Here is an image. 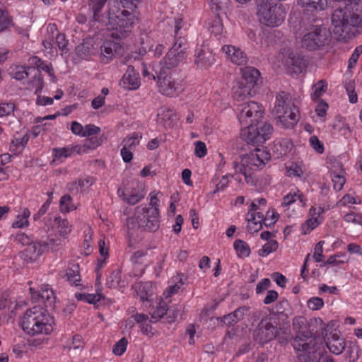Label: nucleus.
<instances>
[{
	"label": "nucleus",
	"mask_w": 362,
	"mask_h": 362,
	"mask_svg": "<svg viewBox=\"0 0 362 362\" xmlns=\"http://www.w3.org/2000/svg\"><path fill=\"white\" fill-rule=\"evenodd\" d=\"M45 252H57L62 245V240L58 237H48L45 240H40Z\"/></svg>",
	"instance_id": "nucleus-35"
},
{
	"label": "nucleus",
	"mask_w": 362,
	"mask_h": 362,
	"mask_svg": "<svg viewBox=\"0 0 362 362\" xmlns=\"http://www.w3.org/2000/svg\"><path fill=\"white\" fill-rule=\"evenodd\" d=\"M16 106L12 102L0 103V117L9 116L13 113Z\"/></svg>",
	"instance_id": "nucleus-51"
},
{
	"label": "nucleus",
	"mask_w": 362,
	"mask_h": 362,
	"mask_svg": "<svg viewBox=\"0 0 362 362\" xmlns=\"http://www.w3.org/2000/svg\"><path fill=\"white\" fill-rule=\"evenodd\" d=\"M182 307L180 305H176V307L169 309L168 310L167 321L169 323L175 322L178 315L181 314Z\"/></svg>",
	"instance_id": "nucleus-59"
},
{
	"label": "nucleus",
	"mask_w": 362,
	"mask_h": 362,
	"mask_svg": "<svg viewBox=\"0 0 362 362\" xmlns=\"http://www.w3.org/2000/svg\"><path fill=\"white\" fill-rule=\"evenodd\" d=\"M241 74L242 77L240 81L254 89L260 77L259 71L252 66H245L241 69Z\"/></svg>",
	"instance_id": "nucleus-22"
},
{
	"label": "nucleus",
	"mask_w": 362,
	"mask_h": 362,
	"mask_svg": "<svg viewBox=\"0 0 362 362\" xmlns=\"http://www.w3.org/2000/svg\"><path fill=\"white\" fill-rule=\"evenodd\" d=\"M293 144L288 139H279L274 141L272 151L277 158L282 157L290 152L293 148Z\"/></svg>",
	"instance_id": "nucleus-31"
},
{
	"label": "nucleus",
	"mask_w": 362,
	"mask_h": 362,
	"mask_svg": "<svg viewBox=\"0 0 362 362\" xmlns=\"http://www.w3.org/2000/svg\"><path fill=\"white\" fill-rule=\"evenodd\" d=\"M346 347V358L350 362H355L359 358L360 349L358 346L355 343L350 342Z\"/></svg>",
	"instance_id": "nucleus-48"
},
{
	"label": "nucleus",
	"mask_w": 362,
	"mask_h": 362,
	"mask_svg": "<svg viewBox=\"0 0 362 362\" xmlns=\"http://www.w3.org/2000/svg\"><path fill=\"white\" fill-rule=\"evenodd\" d=\"M272 114L286 129L293 127L298 121V109L286 92H281L276 96Z\"/></svg>",
	"instance_id": "nucleus-8"
},
{
	"label": "nucleus",
	"mask_w": 362,
	"mask_h": 362,
	"mask_svg": "<svg viewBox=\"0 0 362 362\" xmlns=\"http://www.w3.org/2000/svg\"><path fill=\"white\" fill-rule=\"evenodd\" d=\"M142 134L139 132H133L129 136L125 137L123 141V146L130 150L134 151L136 146L140 143Z\"/></svg>",
	"instance_id": "nucleus-37"
},
{
	"label": "nucleus",
	"mask_w": 362,
	"mask_h": 362,
	"mask_svg": "<svg viewBox=\"0 0 362 362\" xmlns=\"http://www.w3.org/2000/svg\"><path fill=\"white\" fill-rule=\"evenodd\" d=\"M285 66L291 74H299L305 67L303 58L299 54L290 53L285 59Z\"/></svg>",
	"instance_id": "nucleus-18"
},
{
	"label": "nucleus",
	"mask_w": 362,
	"mask_h": 362,
	"mask_svg": "<svg viewBox=\"0 0 362 362\" xmlns=\"http://www.w3.org/2000/svg\"><path fill=\"white\" fill-rule=\"evenodd\" d=\"M271 213L270 211H267L265 215L264 220L262 222V224L267 228H271L274 223L278 221L279 215L278 213L275 212L274 209L272 210L271 220L269 218V214Z\"/></svg>",
	"instance_id": "nucleus-56"
},
{
	"label": "nucleus",
	"mask_w": 362,
	"mask_h": 362,
	"mask_svg": "<svg viewBox=\"0 0 362 362\" xmlns=\"http://www.w3.org/2000/svg\"><path fill=\"white\" fill-rule=\"evenodd\" d=\"M52 151L53 156L56 159H61L62 158H66L71 156L74 153V149L71 146H67L63 148H54Z\"/></svg>",
	"instance_id": "nucleus-46"
},
{
	"label": "nucleus",
	"mask_w": 362,
	"mask_h": 362,
	"mask_svg": "<svg viewBox=\"0 0 362 362\" xmlns=\"http://www.w3.org/2000/svg\"><path fill=\"white\" fill-rule=\"evenodd\" d=\"M55 222L60 235L64 238L67 237L71 230L69 222L66 219L61 218H56Z\"/></svg>",
	"instance_id": "nucleus-44"
},
{
	"label": "nucleus",
	"mask_w": 362,
	"mask_h": 362,
	"mask_svg": "<svg viewBox=\"0 0 362 362\" xmlns=\"http://www.w3.org/2000/svg\"><path fill=\"white\" fill-rule=\"evenodd\" d=\"M229 177H233V175L226 174V175L222 176L221 179L216 185V187H215V189L214 190L213 193L216 194L217 192L224 191L228 186V184H229L228 178Z\"/></svg>",
	"instance_id": "nucleus-54"
},
{
	"label": "nucleus",
	"mask_w": 362,
	"mask_h": 362,
	"mask_svg": "<svg viewBox=\"0 0 362 362\" xmlns=\"http://www.w3.org/2000/svg\"><path fill=\"white\" fill-rule=\"evenodd\" d=\"M147 252L144 250L136 251L131 257V262L134 264L132 275L140 277L145 272L146 266L143 265Z\"/></svg>",
	"instance_id": "nucleus-25"
},
{
	"label": "nucleus",
	"mask_w": 362,
	"mask_h": 362,
	"mask_svg": "<svg viewBox=\"0 0 362 362\" xmlns=\"http://www.w3.org/2000/svg\"><path fill=\"white\" fill-rule=\"evenodd\" d=\"M222 49L233 63L237 65H243L247 62V57L240 48L233 45H224Z\"/></svg>",
	"instance_id": "nucleus-23"
},
{
	"label": "nucleus",
	"mask_w": 362,
	"mask_h": 362,
	"mask_svg": "<svg viewBox=\"0 0 362 362\" xmlns=\"http://www.w3.org/2000/svg\"><path fill=\"white\" fill-rule=\"evenodd\" d=\"M317 338L310 331H303L298 333L292 341V346L297 354L310 351L315 349Z\"/></svg>",
	"instance_id": "nucleus-13"
},
{
	"label": "nucleus",
	"mask_w": 362,
	"mask_h": 362,
	"mask_svg": "<svg viewBox=\"0 0 362 362\" xmlns=\"http://www.w3.org/2000/svg\"><path fill=\"white\" fill-rule=\"evenodd\" d=\"M32 300L35 303L44 304L47 309H52L56 302V296L53 289L47 284L42 285L40 290L30 288Z\"/></svg>",
	"instance_id": "nucleus-14"
},
{
	"label": "nucleus",
	"mask_w": 362,
	"mask_h": 362,
	"mask_svg": "<svg viewBox=\"0 0 362 362\" xmlns=\"http://www.w3.org/2000/svg\"><path fill=\"white\" fill-rule=\"evenodd\" d=\"M157 78L159 92L163 95L175 97L183 90L182 81L173 78L170 72L164 68L160 69Z\"/></svg>",
	"instance_id": "nucleus-10"
},
{
	"label": "nucleus",
	"mask_w": 362,
	"mask_h": 362,
	"mask_svg": "<svg viewBox=\"0 0 362 362\" xmlns=\"http://www.w3.org/2000/svg\"><path fill=\"white\" fill-rule=\"evenodd\" d=\"M72 198L69 194L62 196L60 199V208L63 212H69L73 209L71 205Z\"/></svg>",
	"instance_id": "nucleus-55"
},
{
	"label": "nucleus",
	"mask_w": 362,
	"mask_h": 362,
	"mask_svg": "<svg viewBox=\"0 0 362 362\" xmlns=\"http://www.w3.org/2000/svg\"><path fill=\"white\" fill-rule=\"evenodd\" d=\"M65 276L71 285L75 286L76 287L81 286V284H80L81 279L78 264H71L70 266H69L66 270Z\"/></svg>",
	"instance_id": "nucleus-33"
},
{
	"label": "nucleus",
	"mask_w": 362,
	"mask_h": 362,
	"mask_svg": "<svg viewBox=\"0 0 362 362\" xmlns=\"http://www.w3.org/2000/svg\"><path fill=\"white\" fill-rule=\"evenodd\" d=\"M289 322H279L275 316L263 318L253 331V338L259 344H266L277 339L281 344H286L290 339Z\"/></svg>",
	"instance_id": "nucleus-3"
},
{
	"label": "nucleus",
	"mask_w": 362,
	"mask_h": 362,
	"mask_svg": "<svg viewBox=\"0 0 362 362\" xmlns=\"http://www.w3.org/2000/svg\"><path fill=\"white\" fill-rule=\"evenodd\" d=\"M236 110L240 123L245 127L240 133L243 140L247 144L259 145L270 139L272 126L267 123L258 125L264 114L261 105L254 101L243 102L238 105Z\"/></svg>",
	"instance_id": "nucleus-1"
},
{
	"label": "nucleus",
	"mask_w": 362,
	"mask_h": 362,
	"mask_svg": "<svg viewBox=\"0 0 362 362\" xmlns=\"http://www.w3.org/2000/svg\"><path fill=\"white\" fill-rule=\"evenodd\" d=\"M117 195L125 203L129 205H135L144 198L145 192L144 187L136 181L119 187Z\"/></svg>",
	"instance_id": "nucleus-12"
},
{
	"label": "nucleus",
	"mask_w": 362,
	"mask_h": 362,
	"mask_svg": "<svg viewBox=\"0 0 362 362\" xmlns=\"http://www.w3.org/2000/svg\"><path fill=\"white\" fill-rule=\"evenodd\" d=\"M194 57V62L200 68L211 66L215 60L212 52L206 48H197Z\"/></svg>",
	"instance_id": "nucleus-19"
},
{
	"label": "nucleus",
	"mask_w": 362,
	"mask_h": 362,
	"mask_svg": "<svg viewBox=\"0 0 362 362\" xmlns=\"http://www.w3.org/2000/svg\"><path fill=\"white\" fill-rule=\"evenodd\" d=\"M133 11V10H131ZM138 19L127 8H123L121 2L110 1L108 3L106 21L101 23L112 30L111 36L115 39L127 37L131 33Z\"/></svg>",
	"instance_id": "nucleus-2"
},
{
	"label": "nucleus",
	"mask_w": 362,
	"mask_h": 362,
	"mask_svg": "<svg viewBox=\"0 0 362 362\" xmlns=\"http://www.w3.org/2000/svg\"><path fill=\"white\" fill-rule=\"evenodd\" d=\"M119 48V43L112 40H105L100 47V61L103 64L109 63Z\"/></svg>",
	"instance_id": "nucleus-20"
},
{
	"label": "nucleus",
	"mask_w": 362,
	"mask_h": 362,
	"mask_svg": "<svg viewBox=\"0 0 362 362\" xmlns=\"http://www.w3.org/2000/svg\"><path fill=\"white\" fill-rule=\"evenodd\" d=\"M96 179L92 176L87 175L83 178H80L78 181L74 182V185L80 187L81 191H85L91 187L95 182Z\"/></svg>",
	"instance_id": "nucleus-47"
},
{
	"label": "nucleus",
	"mask_w": 362,
	"mask_h": 362,
	"mask_svg": "<svg viewBox=\"0 0 362 362\" xmlns=\"http://www.w3.org/2000/svg\"><path fill=\"white\" fill-rule=\"evenodd\" d=\"M43 252L45 250L42 242L35 241L23 251L21 257L26 262L32 263L37 261Z\"/></svg>",
	"instance_id": "nucleus-16"
},
{
	"label": "nucleus",
	"mask_w": 362,
	"mask_h": 362,
	"mask_svg": "<svg viewBox=\"0 0 362 362\" xmlns=\"http://www.w3.org/2000/svg\"><path fill=\"white\" fill-rule=\"evenodd\" d=\"M100 132V128L95 124H87L84 127L83 137H90L98 135Z\"/></svg>",
	"instance_id": "nucleus-61"
},
{
	"label": "nucleus",
	"mask_w": 362,
	"mask_h": 362,
	"mask_svg": "<svg viewBox=\"0 0 362 362\" xmlns=\"http://www.w3.org/2000/svg\"><path fill=\"white\" fill-rule=\"evenodd\" d=\"M265 216L262 212L248 211L247 220V230L250 233H257L262 228V222Z\"/></svg>",
	"instance_id": "nucleus-28"
},
{
	"label": "nucleus",
	"mask_w": 362,
	"mask_h": 362,
	"mask_svg": "<svg viewBox=\"0 0 362 362\" xmlns=\"http://www.w3.org/2000/svg\"><path fill=\"white\" fill-rule=\"evenodd\" d=\"M270 160L271 154L266 148L256 146L249 153L244 155L240 162L233 161L232 168L235 173L243 175L246 182L249 183L252 180V171L263 168Z\"/></svg>",
	"instance_id": "nucleus-5"
},
{
	"label": "nucleus",
	"mask_w": 362,
	"mask_h": 362,
	"mask_svg": "<svg viewBox=\"0 0 362 362\" xmlns=\"http://www.w3.org/2000/svg\"><path fill=\"white\" fill-rule=\"evenodd\" d=\"M187 39L185 37H180L175 40L173 45L164 58L167 70L177 66L187 58Z\"/></svg>",
	"instance_id": "nucleus-11"
},
{
	"label": "nucleus",
	"mask_w": 362,
	"mask_h": 362,
	"mask_svg": "<svg viewBox=\"0 0 362 362\" xmlns=\"http://www.w3.org/2000/svg\"><path fill=\"white\" fill-rule=\"evenodd\" d=\"M298 5L312 13H318L326 9L328 0H298Z\"/></svg>",
	"instance_id": "nucleus-26"
},
{
	"label": "nucleus",
	"mask_w": 362,
	"mask_h": 362,
	"mask_svg": "<svg viewBox=\"0 0 362 362\" xmlns=\"http://www.w3.org/2000/svg\"><path fill=\"white\" fill-rule=\"evenodd\" d=\"M107 0H88V6L89 11L93 13V21L98 23H102L106 21L107 13H101Z\"/></svg>",
	"instance_id": "nucleus-21"
},
{
	"label": "nucleus",
	"mask_w": 362,
	"mask_h": 362,
	"mask_svg": "<svg viewBox=\"0 0 362 362\" xmlns=\"http://www.w3.org/2000/svg\"><path fill=\"white\" fill-rule=\"evenodd\" d=\"M195 148H194V154L198 158H203L207 153V149L206 144L201 141H197L194 143Z\"/></svg>",
	"instance_id": "nucleus-62"
},
{
	"label": "nucleus",
	"mask_w": 362,
	"mask_h": 362,
	"mask_svg": "<svg viewBox=\"0 0 362 362\" xmlns=\"http://www.w3.org/2000/svg\"><path fill=\"white\" fill-rule=\"evenodd\" d=\"M290 308L291 305L288 300L282 298L275 306L276 312H273L271 316H275L276 321L279 322H280V320L282 321L281 322H289L286 312L288 311Z\"/></svg>",
	"instance_id": "nucleus-32"
},
{
	"label": "nucleus",
	"mask_w": 362,
	"mask_h": 362,
	"mask_svg": "<svg viewBox=\"0 0 362 362\" xmlns=\"http://www.w3.org/2000/svg\"><path fill=\"white\" fill-rule=\"evenodd\" d=\"M12 19L8 11L0 9V33L6 30L11 24Z\"/></svg>",
	"instance_id": "nucleus-49"
},
{
	"label": "nucleus",
	"mask_w": 362,
	"mask_h": 362,
	"mask_svg": "<svg viewBox=\"0 0 362 362\" xmlns=\"http://www.w3.org/2000/svg\"><path fill=\"white\" fill-rule=\"evenodd\" d=\"M31 67L30 66H18L15 68L13 71V78L16 80L21 81L25 78H28L32 74Z\"/></svg>",
	"instance_id": "nucleus-42"
},
{
	"label": "nucleus",
	"mask_w": 362,
	"mask_h": 362,
	"mask_svg": "<svg viewBox=\"0 0 362 362\" xmlns=\"http://www.w3.org/2000/svg\"><path fill=\"white\" fill-rule=\"evenodd\" d=\"M76 55L82 59H88L97 52L93 43V40L86 39L76 47Z\"/></svg>",
	"instance_id": "nucleus-29"
},
{
	"label": "nucleus",
	"mask_w": 362,
	"mask_h": 362,
	"mask_svg": "<svg viewBox=\"0 0 362 362\" xmlns=\"http://www.w3.org/2000/svg\"><path fill=\"white\" fill-rule=\"evenodd\" d=\"M168 307L166 303L163 301L159 302L158 305L151 313L153 322H156L163 318L165 315H168Z\"/></svg>",
	"instance_id": "nucleus-39"
},
{
	"label": "nucleus",
	"mask_w": 362,
	"mask_h": 362,
	"mask_svg": "<svg viewBox=\"0 0 362 362\" xmlns=\"http://www.w3.org/2000/svg\"><path fill=\"white\" fill-rule=\"evenodd\" d=\"M297 354L299 362H317L315 361L317 357L315 349L310 351V352L305 351Z\"/></svg>",
	"instance_id": "nucleus-53"
},
{
	"label": "nucleus",
	"mask_w": 362,
	"mask_h": 362,
	"mask_svg": "<svg viewBox=\"0 0 362 362\" xmlns=\"http://www.w3.org/2000/svg\"><path fill=\"white\" fill-rule=\"evenodd\" d=\"M122 81L124 86L129 90H136L140 86L139 74L132 66H128Z\"/></svg>",
	"instance_id": "nucleus-27"
},
{
	"label": "nucleus",
	"mask_w": 362,
	"mask_h": 362,
	"mask_svg": "<svg viewBox=\"0 0 362 362\" xmlns=\"http://www.w3.org/2000/svg\"><path fill=\"white\" fill-rule=\"evenodd\" d=\"M309 141L310 146L316 152L319 153L324 152V145L316 136H310Z\"/></svg>",
	"instance_id": "nucleus-63"
},
{
	"label": "nucleus",
	"mask_w": 362,
	"mask_h": 362,
	"mask_svg": "<svg viewBox=\"0 0 362 362\" xmlns=\"http://www.w3.org/2000/svg\"><path fill=\"white\" fill-rule=\"evenodd\" d=\"M256 14L261 24L270 28L281 25L286 18V11L279 0H257Z\"/></svg>",
	"instance_id": "nucleus-7"
},
{
	"label": "nucleus",
	"mask_w": 362,
	"mask_h": 362,
	"mask_svg": "<svg viewBox=\"0 0 362 362\" xmlns=\"http://www.w3.org/2000/svg\"><path fill=\"white\" fill-rule=\"evenodd\" d=\"M160 212L158 209L147 208L146 206H137L134 215L127 219L128 233L141 229L144 231L155 232L160 227Z\"/></svg>",
	"instance_id": "nucleus-6"
},
{
	"label": "nucleus",
	"mask_w": 362,
	"mask_h": 362,
	"mask_svg": "<svg viewBox=\"0 0 362 362\" xmlns=\"http://www.w3.org/2000/svg\"><path fill=\"white\" fill-rule=\"evenodd\" d=\"M329 173L333 183V189L336 192L341 191L346 182V171L342 164L337 162L336 164L333 165L329 170Z\"/></svg>",
	"instance_id": "nucleus-15"
},
{
	"label": "nucleus",
	"mask_w": 362,
	"mask_h": 362,
	"mask_svg": "<svg viewBox=\"0 0 362 362\" xmlns=\"http://www.w3.org/2000/svg\"><path fill=\"white\" fill-rule=\"evenodd\" d=\"M324 305L322 298L319 297H313L308 300V307L312 310H318Z\"/></svg>",
	"instance_id": "nucleus-58"
},
{
	"label": "nucleus",
	"mask_w": 362,
	"mask_h": 362,
	"mask_svg": "<svg viewBox=\"0 0 362 362\" xmlns=\"http://www.w3.org/2000/svg\"><path fill=\"white\" fill-rule=\"evenodd\" d=\"M253 90L241 81H238L233 88V97L237 101H243L255 93Z\"/></svg>",
	"instance_id": "nucleus-30"
},
{
	"label": "nucleus",
	"mask_w": 362,
	"mask_h": 362,
	"mask_svg": "<svg viewBox=\"0 0 362 362\" xmlns=\"http://www.w3.org/2000/svg\"><path fill=\"white\" fill-rule=\"evenodd\" d=\"M19 325L28 335L49 334L54 328V320L46 310L33 307L25 311Z\"/></svg>",
	"instance_id": "nucleus-4"
},
{
	"label": "nucleus",
	"mask_w": 362,
	"mask_h": 362,
	"mask_svg": "<svg viewBox=\"0 0 362 362\" xmlns=\"http://www.w3.org/2000/svg\"><path fill=\"white\" fill-rule=\"evenodd\" d=\"M14 240L17 243L22 244L23 245H27V247L29 245H31L32 243L35 242L33 241V239L31 236H29L24 233H17L14 236Z\"/></svg>",
	"instance_id": "nucleus-57"
},
{
	"label": "nucleus",
	"mask_w": 362,
	"mask_h": 362,
	"mask_svg": "<svg viewBox=\"0 0 362 362\" xmlns=\"http://www.w3.org/2000/svg\"><path fill=\"white\" fill-rule=\"evenodd\" d=\"M327 83L325 80H320L312 86V93L310 95L311 99L313 101H317L320 97L327 91Z\"/></svg>",
	"instance_id": "nucleus-36"
},
{
	"label": "nucleus",
	"mask_w": 362,
	"mask_h": 362,
	"mask_svg": "<svg viewBox=\"0 0 362 362\" xmlns=\"http://www.w3.org/2000/svg\"><path fill=\"white\" fill-rule=\"evenodd\" d=\"M306 319L303 316H296L293 320V328L298 333L306 325Z\"/></svg>",
	"instance_id": "nucleus-64"
},
{
	"label": "nucleus",
	"mask_w": 362,
	"mask_h": 362,
	"mask_svg": "<svg viewBox=\"0 0 362 362\" xmlns=\"http://www.w3.org/2000/svg\"><path fill=\"white\" fill-rule=\"evenodd\" d=\"M223 28V25L222 23V20L221 19L219 14L216 15L215 18L209 22L208 29L216 36L221 34Z\"/></svg>",
	"instance_id": "nucleus-41"
},
{
	"label": "nucleus",
	"mask_w": 362,
	"mask_h": 362,
	"mask_svg": "<svg viewBox=\"0 0 362 362\" xmlns=\"http://www.w3.org/2000/svg\"><path fill=\"white\" fill-rule=\"evenodd\" d=\"M75 298L78 300L88 303L90 304H95L99 302L101 299V295L99 293H76Z\"/></svg>",
	"instance_id": "nucleus-40"
},
{
	"label": "nucleus",
	"mask_w": 362,
	"mask_h": 362,
	"mask_svg": "<svg viewBox=\"0 0 362 362\" xmlns=\"http://www.w3.org/2000/svg\"><path fill=\"white\" fill-rule=\"evenodd\" d=\"M330 33L323 25H310L305 28L301 37L302 47L309 51L322 49L328 44Z\"/></svg>",
	"instance_id": "nucleus-9"
},
{
	"label": "nucleus",
	"mask_w": 362,
	"mask_h": 362,
	"mask_svg": "<svg viewBox=\"0 0 362 362\" xmlns=\"http://www.w3.org/2000/svg\"><path fill=\"white\" fill-rule=\"evenodd\" d=\"M185 23L181 16L175 18V40L180 37H185L187 35L186 28H184Z\"/></svg>",
	"instance_id": "nucleus-43"
},
{
	"label": "nucleus",
	"mask_w": 362,
	"mask_h": 362,
	"mask_svg": "<svg viewBox=\"0 0 362 362\" xmlns=\"http://www.w3.org/2000/svg\"><path fill=\"white\" fill-rule=\"evenodd\" d=\"M32 72V80L29 82V88L35 90V93L40 94L44 87V81L41 74V71L36 70L35 68L30 69Z\"/></svg>",
	"instance_id": "nucleus-34"
},
{
	"label": "nucleus",
	"mask_w": 362,
	"mask_h": 362,
	"mask_svg": "<svg viewBox=\"0 0 362 362\" xmlns=\"http://www.w3.org/2000/svg\"><path fill=\"white\" fill-rule=\"evenodd\" d=\"M325 241L321 240L318 242L315 247L313 257L317 262H321L324 258L323 255V245Z\"/></svg>",
	"instance_id": "nucleus-60"
},
{
	"label": "nucleus",
	"mask_w": 362,
	"mask_h": 362,
	"mask_svg": "<svg viewBox=\"0 0 362 362\" xmlns=\"http://www.w3.org/2000/svg\"><path fill=\"white\" fill-rule=\"evenodd\" d=\"M278 248V242L272 240L265 243L261 249L258 250V255L261 257H267L270 253L276 251Z\"/></svg>",
	"instance_id": "nucleus-45"
},
{
	"label": "nucleus",
	"mask_w": 362,
	"mask_h": 362,
	"mask_svg": "<svg viewBox=\"0 0 362 362\" xmlns=\"http://www.w3.org/2000/svg\"><path fill=\"white\" fill-rule=\"evenodd\" d=\"M250 310V307L247 305L239 307L233 312L223 315L221 317V322H223L228 327L233 326L240 320H243Z\"/></svg>",
	"instance_id": "nucleus-17"
},
{
	"label": "nucleus",
	"mask_w": 362,
	"mask_h": 362,
	"mask_svg": "<svg viewBox=\"0 0 362 362\" xmlns=\"http://www.w3.org/2000/svg\"><path fill=\"white\" fill-rule=\"evenodd\" d=\"M321 223V221L318 219L317 217L310 218L308 219L303 225V230H304V233H308L316 227H317Z\"/></svg>",
	"instance_id": "nucleus-52"
},
{
	"label": "nucleus",
	"mask_w": 362,
	"mask_h": 362,
	"mask_svg": "<svg viewBox=\"0 0 362 362\" xmlns=\"http://www.w3.org/2000/svg\"><path fill=\"white\" fill-rule=\"evenodd\" d=\"M329 351L335 355L341 354L346 349V344L344 338L339 337L337 333L332 334L325 341Z\"/></svg>",
	"instance_id": "nucleus-24"
},
{
	"label": "nucleus",
	"mask_w": 362,
	"mask_h": 362,
	"mask_svg": "<svg viewBox=\"0 0 362 362\" xmlns=\"http://www.w3.org/2000/svg\"><path fill=\"white\" fill-rule=\"evenodd\" d=\"M127 339L125 337H122L114 345L113 353L116 356H122L127 350Z\"/></svg>",
	"instance_id": "nucleus-50"
},
{
	"label": "nucleus",
	"mask_w": 362,
	"mask_h": 362,
	"mask_svg": "<svg viewBox=\"0 0 362 362\" xmlns=\"http://www.w3.org/2000/svg\"><path fill=\"white\" fill-rule=\"evenodd\" d=\"M233 247L239 257H247L250 254L248 244L242 240H236L233 243Z\"/></svg>",
	"instance_id": "nucleus-38"
}]
</instances>
